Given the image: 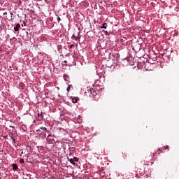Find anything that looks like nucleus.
I'll return each instance as SVG.
<instances>
[{"label":"nucleus","mask_w":179,"mask_h":179,"mask_svg":"<svg viewBox=\"0 0 179 179\" xmlns=\"http://www.w3.org/2000/svg\"><path fill=\"white\" fill-rule=\"evenodd\" d=\"M71 85H68V87L66 89V91L68 92V93H69V90H71Z\"/></svg>","instance_id":"obj_8"},{"label":"nucleus","mask_w":179,"mask_h":179,"mask_svg":"<svg viewBox=\"0 0 179 179\" xmlns=\"http://www.w3.org/2000/svg\"><path fill=\"white\" fill-rule=\"evenodd\" d=\"M78 100H79V98L78 97H74L72 99L73 103H78Z\"/></svg>","instance_id":"obj_3"},{"label":"nucleus","mask_w":179,"mask_h":179,"mask_svg":"<svg viewBox=\"0 0 179 179\" xmlns=\"http://www.w3.org/2000/svg\"><path fill=\"white\" fill-rule=\"evenodd\" d=\"M6 14H7V13H3V15H6Z\"/></svg>","instance_id":"obj_18"},{"label":"nucleus","mask_w":179,"mask_h":179,"mask_svg":"<svg viewBox=\"0 0 179 179\" xmlns=\"http://www.w3.org/2000/svg\"><path fill=\"white\" fill-rule=\"evenodd\" d=\"M38 131L40 132V129L36 130V132H38Z\"/></svg>","instance_id":"obj_16"},{"label":"nucleus","mask_w":179,"mask_h":179,"mask_svg":"<svg viewBox=\"0 0 179 179\" xmlns=\"http://www.w3.org/2000/svg\"><path fill=\"white\" fill-rule=\"evenodd\" d=\"M101 29H107V23L104 22L101 27Z\"/></svg>","instance_id":"obj_4"},{"label":"nucleus","mask_w":179,"mask_h":179,"mask_svg":"<svg viewBox=\"0 0 179 179\" xmlns=\"http://www.w3.org/2000/svg\"><path fill=\"white\" fill-rule=\"evenodd\" d=\"M41 115H38V117H41Z\"/></svg>","instance_id":"obj_19"},{"label":"nucleus","mask_w":179,"mask_h":179,"mask_svg":"<svg viewBox=\"0 0 179 179\" xmlns=\"http://www.w3.org/2000/svg\"><path fill=\"white\" fill-rule=\"evenodd\" d=\"M26 179H27V178H26Z\"/></svg>","instance_id":"obj_21"},{"label":"nucleus","mask_w":179,"mask_h":179,"mask_svg":"<svg viewBox=\"0 0 179 179\" xmlns=\"http://www.w3.org/2000/svg\"><path fill=\"white\" fill-rule=\"evenodd\" d=\"M73 159L74 160V163H75V162H79V159L78 157H74L73 158Z\"/></svg>","instance_id":"obj_7"},{"label":"nucleus","mask_w":179,"mask_h":179,"mask_svg":"<svg viewBox=\"0 0 179 179\" xmlns=\"http://www.w3.org/2000/svg\"><path fill=\"white\" fill-rule=\"evenodd\" d=\"M57 20H58L59 22H61V17H57Z\"/></svg>","instance_id":"obj_12"},{"label":"nucleus","mask_w":179,"mask_h":179,"mask_svg":"<svg viewBox=\"0 0 179 179\" xmlns=\"http://www.w3.org/2000/svg\"><path fill=\"white\" fill-rule=\"evenodd\" d=\"M20 163H21L22 164H23V163H24V159H20Z\"/></svg>","instance_id":"obj_9"},{"label":"nucleus","mask_w":179,"mask_h":179,"mask_svg":"<svg viewBox=\"0 0 179 179\" xmlns=\"http://www.w3.org/2000/svg\"><path fill=\"white\" fill-rule=\"evenodd\" d=\"M159 154L162 153V150L160 149L158 150Z\"/></svg>","instance_id":"obj_15"},{"label":"nucleus","mask_w":179,"mask_h":179,"mask_svg":"<svg viewBox=\"0 0 179 179\" xmlns=\"http://www.w3.org/2000/svg\"><path fill=\"white\" fill-rule=\"evenodd\" d=\"M64 62H66V61H64Z\"/></svg>","instance_id":"obj_20"},{"label":"nucleus","mask_w":179,"mask_h":179,"mask_svg":"<svg viewBox=\"0 0 179 179\" xmlns=\"http://www.w3.org/2000/svg\"><path fill=\"white\" fill-rule=\"evenodd\" d=\"M164 150L168 149V150H169V145L164 146Z\"/></svg>","instance_id":"obj_11"},{"label":"nucleus","mask_w":179,"mask_h":179,"mask_svg":"<svg viewBox=\"0 0 179 179\" xmlns=\"http://www.w3.org/2000/svg\"><path fill=\"white\" fill-rule=\"evenodd\" d=\"M41 129H42L43 131H47V128L46 127H41Z\"/></svg>","instance_id":"obj_10"},{"label":"nucleus","mask_w":179,"mask_h":179,"mask_svg":"<svg viewBox=\"0 0 179 179\" xmlns=\"http://www.w3.org/2000/svg\"><path fill=\"white\" fill-rule=\"evenodd\" d=\"M73 37L75 38V40H77V37L76 36H75V35H73Z\"/></svg>","instance_id":"obj_14"},{"label":"nucleus","mask_w":179,"mask_h":179,"mask_svg":"<svg viewBox=\"0 0 179 179\" xmlns=\"http://www.w3.org/2000/svg\"><path fill=\"white\" fill-rule=\"evenodd\" d=\"M13 15V13H10V15L12 16Z\"/></svg>","instance_id":"obj_17"},{"label":"nucleus","mask_w":179,"mask_h":179,"mask_svg":"<svg viewBox=\"0 0 179 179\" xmlns=\"http://www.w3.org/2000/svg\"><path fill=\"white\" fill-rule=\"evenodd\" d=\"M73 47H75V45L72 44L70 45V48H72Z\"/></svg>","instance_id":"obj_13"},{"label":"nucleus","mask_w":179,"mask_h":179,"mask_svg":"<svg viewBox=\"0 0 179 179\" xmlns=\"http://www.w3.org/2000/svg\"><path fill=\"white\" fill-rule=\"evenodd\" d=\"M13 170H17L19 168L17 167V165L16 164H13Z\"/></svg>","instance_id":"obj_5"},{"label":"nucleus","mask_w":179,"mask_h":179,"mask_svg":"<svg viewBox=\"0 0 179 179\" xmlns=\"http://www.w3.org/2000/svg\"><path fill=\"white\" fill-rule=\"evenodd\" d=\"M69 162H70V163H71V164H73V166H75V161L73 160V159H69Z\"/></svg>","instance_id":"obj_6"},{"label":"nucleus","mask_w":179,"mask_h":179,"mask_svg":"<svg viewBox=\"0 0 179 179\" xmlns=\"http://www.w3.org/2000/svg\"><path fill=\"white\" fill-rule=\"evenodd\" d=\"M90 97H94V96H96V94H97V93H96V90H94V89L93 88H90Z\"/></svg>","instance_id":"obj_1"},{"label":"nucleus","mask_w":179,"mask_h":179,"mask_svg":"<svg viewBox=\"0 0 179 179\" xmlns=\"http://www.w3.org/2000/svg\"><path fill=\"white\" fill-rule=\"evenodd\" d=\"M19 28H20V24H17L16 26L14 27L15 31H19Z\"/></svg>","instance_id":"obj_2"}]
</instances>
